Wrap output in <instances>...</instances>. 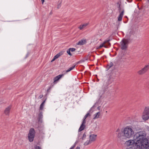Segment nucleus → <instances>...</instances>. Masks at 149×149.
Instances as JSON below:
<instances>
[{"label": "nucleus", "instance_id": "obj_1", "mask_svg": "<svg viewBox=\"0 0 149 149\" xmlns=\"http://www.w3.org/2000/svg\"><path fill=\"white\" fill-rule=\"evenodd\" d=\"M138 129L135 127V129L133 126H127L125 127L123 131L120 130L119 129H118L116 130L118 138L121 139L123 137L130 139L133 137L134 134V131H137Z\"/></svg>", "mask_w": 149, "mask_h": 149}, {"label": "nucleus", "instance_id": "obj_2", "mask_svg": "<svg viewBox=\"0 0 149 149\" xmlns=\"http://www.w3.org/2000/svg\"><path fill=\"white\" fill-rule=\"evenodd\" d=\"M136 148L133 146L128 147L126 149H147L149 148V141L147 138H145L141 141L137 145H136Z\"/></svg>", "mask_w": 149, "mask_h": 149}, {"label": "nucleus", "instance_id": "obj_3", "mask_svg": "<svg viewBox=\"0 0 149 149\" xmlns=\"http://www.w3.org/2000/svg\"><path fill=\"white\" fill-rule=\"evenodd\" d=\"M146 132L144 131L137 132L135 133L134 136V139L136 141V145H137L141 141L146 138Z\"/></svg>", "mask_w": 149, "mask_h": 149}, {"label": "nucleus", "instance_id": "obj_4", "mask_svg": "<svg viewBox=\"0 0 149 149\" xmlns=\"http://www.w3.org/2000/svg\"><path fill=\"white\" fill-rule=\"evenodd\" d=\"M36 132L33 128H31L28 135V140L30 142H32L34 140Z\"/></svg>", "mask_w": 149, "mask_h": 149}, {"label": "nucleus", "instance_id": "obj_5", "mask_svg": "<svg viewBox=\"0 0 149 149\" xmlns=\"http://www.w3.org/2000/svg\"><path fill=\"white\" fill-rule=\"evenodd\" d=\"M142 119L145 120L149 118V107H145L142 116Z\"/></svg>", "mask_w": 149, "mask_h": 149}, {"label": "nucleus", "instance_id": "obj_6", "mask_svg": "<svg viewBox=\"0 0 149 149\" xmlns=\"http://www.w3.org/2000/svg\"><path fill=\"white\" fill-rule=\"evenodd\" d=\"M120 43L121 49L122 50H125L127 47L129 43V40L128 39H123Z\"/></svg>", "mask_w": 149, "mask_h": 149}, {"label": "nucleus", "instance_id": "obj_7", "mask_svg": "<svg viewBox=\"0 0 149 149\" xmlns=\"http://www.w3.org/2000/svg\"><path fill=\"white\" fill-rule=\"evenodd\" d=\"M149 69V63L145 65L144 67L137 72V73L141 75L146 73Z\"/></svg>", "mask_w": 149, "mask_h": 149}, {"label": "nucleus", "instance_id": "obj_8", "mask_svg": "<svg viewBox=\"0 0 149 149\" xmlns=\"http://www.w3.org/2000/svg\"><path fill=\"white\" fill-rule=\"evenodd\" d=\"M110 40H108L105 41L102 43L100 45L98 48L100 49L102 47H104L105 48L108 47L109 46H110L111 45L110 43L109 42Z\"/></svg>", "mask_w": 149, "mask_h": 149}, {"label": "nucleus", "instance_id": "obj_9", "mask_svg": "<svg viewBox=\"0 0 149 149\" xmlns=\"http://www.w3.org/2000/svg\"><path fill=\"white\" fill-rule=\"evenodd\" d=\"M136 141L133 139V140H130L126 141L125 142V144L127 146H130L134 144H135L136 146Z\"/></svg>", "mask_w": 149, "mask_h": 149}, {"label": "nucleus", "instance_id": "obj_10", "mask_svg": "<svg viewBox=\"0 0 149 149\" xmlns=\"http://www.w3.org/2000/svg\"><path fill=\"white\" fill-rule=\"evenodd\" d=\"M64 75L63 74L58 75L55 77L54 78V83L55 84L56 83V82L58 81Z\"/></svg>", "mask_w": 149, "mask_h": 149}, {"label": "nucleus", "instance_id": "obj_11", "mask_svg": "<svg viewBox=\"0 0 149 149\" xmlns=\"http://www.w3.org/2000/svg\"><path fill=\"white\" fill-rule=\"evenodd\" d=\"M11 108V106H10L7 107L5 109L4 113L6 115L8 116L9 114L10 110Z\"/></svg>", "mask_w": 149, "mask_h": 149}, {"label": "nucleus", "instance_id": "obj_12", "mask_svg": "<svg viewBox=\"0 0 149 149\" xmlns=\"http://www.w3.org/2000/svg\"><path fill=\"white\" fill-rule=\"evenodd\" d=\"M97 136L96 135L94 134H91L90 135L89 138L90 141H91V142L95 141L96 139Z\"/></svg>", "mask_w": 149, "mask_h": 149}, {"label": "nucleus", "instance_id": "obj_13", "mask_svg": "<svg viewBox=\"0 0 149 149\" xmlns=\"http://www.w3.org/2000/svg\"><path fill=\"white\" fill-rule=\"evenodd\" d=\"M124 10H123L120 13L119 16L118 17V21H121L124 15Z\"/></svg>", "mask_w": 149, "mask_h": 149}, {"label": "nucleus", "instance_id": "obj_14", "mask_svg": "<svg viewBox=\"0 0 149 149\" xmlns=\"http://www.w3.org/2000/svg\"><path fill=\"white\" fill-rule=\"evenodd\" d=\"M88 24V23H85L83 24L80 25L79 27L80 30H82L84 28H85Z\"/></svg>", "mask_w": 149, "mask_h": 149}, {"label": "nucleus", "instance_id": "obj_15", "mask_svg": "<svg viewBox=\"0 0 149 149\" xmlns=\"http://www.w3.org/2000/svg\"><path fill=\"white\" fill-rule=\"evenodd\" d=\"M86 42V40H82L79 41L77 44L80 45H83L85 44Z\"/></svg>", "mask_w": 149, "mask_h": 149}, {"label": "nucleus", "instance_id": "obj_16", "mask_svg": "<svg viewBox=\"0 0 149 149\" xmlns=\"http://www.w3.org/2000/svg\"><path fill=\"white\" fill-rule=\"evenodd\" d=\"M100 115V112H98L94 114V117L93 118V119H95L97 118H99Z\"/></svg>", "mask_w": 149, "mask_h": 149}, {"label": "nucleus", "instance_id": "obj_17", "mask_svg": "<svg viewBox=\"0 0 149 149\" xmlns=\"http://www.w3.org/2000/svg\"><path fill=\"white\" fill-rule=\"evenodd\" d=\"M45 101L46 100L44 101L40 105V109L41 110H42L43 109L45 105Z\"/></svg>", "mask_w": 149, "mask_h": 149}, {"label": "nucleus", "instance_id": "obj_18", "mask_svg": "<svg viewBox=\"0 0 149 149\" xmlns=\"http://www.w3.org/2000/svg\"><path fill=\"white\" fill-rule=\"evenodd\" d=\"M85 127V125L81 124L79 129V131L80 132L84 130Z\"/></svg>", "mask_w": 149, "mask_h": 149}, {"label": "nucleus", "instance_id": "obj_19", "mask_svg": "<svg viewBox=\"0 0 149 149\" xmlns=\"http://www.w3.org/2000/svg\"><path fill=\"white\" fill-rule=\"evenodd\" d=\"M105 91L103 89H101L99 90V93L100 96H101L104 93Z\"/></svg>", "mask_w": 149, "mask_h": 149}, {"label": "nucleus", "instance_id": "obj_20", "mask_svg": "<svg viewBox=\"0 0 149 149\" xmlns=\"http://www.w3.org/2000/svg\"><path fill=\"white\" fill-rule=\"evenodd\" d=\"M62 52H60L56 55L54 57L56 59L62 54Z\"/></svg>", "mask_w": 149, "mask_h": 149}, {"label": "nucleus", "instance_id": "obj_21", "mask_svg": "<svg viewBox=\"0 0 149 149\" xmlns=\"http://www.w3.org/2000/svg\"><path fill=\"white\" fill-rule=\"evenodd\" d=\"M75 67V65H74L72 66V67L70 68L69 69H68V70H67L66 71V72L67 73V72L70 71L71 70H72L73 68H74Z\"/></svg>", "mask_w": 149, "mask_h": 149}, {"label": "nucleus", "instance_id": "obj_22", "mask_svg": "<svg viewBox=\"0 0 149 149\" xmlns=\"http://www.w3.org/2000/svg\"><path fill=\"white\" fill-rule=\"evenodd\" d=\"M91 142V141H90V140L89 139V140L87 141L84 144L85 146L87 145L90 144Z\"/></svg>", "mask_w": 149, "mask_h": 149}, {"label": "nucleus", "instance_id": "obj_23", "mask_svg": "<svg viewBox=\"0 0 149 149\" xmlns=\"http://www.w3.org/2000/svg\"><path fill=\"white\" fill-rule=\"evenodd\" d=\"M70 50L69 49H68L67 51V52L68 53V54L70 55V56H72V54H71V53L70 52Z\"/></svg>", "mask_w": 149, "mask_h": 149}, {"label": "nucleus", "instance_id": "obj_24", "mask_svg": "<svg viewBox=\"0 0 149 149\" xmlns=\"http://www.w3.org/2000/svg\"><path fill=\"white\" fill-rule=\"evenodd\" d=\"M69 49H70V51H71L72 52L76 50L75 49L73 48H70Z\"/></svg>", "mask_w": 149, "mask_h": 149}, {"label": "nucleus", "instance_id": "obj_25", "mask_svg": "<svg viewBox=\"0 0 149 149\" xmlns=\"http://www.w3.org/2000/svg\"><path fill=\"white\" fill-rule=\"evenodd\" d=\"M90 116V113H88L86 114V115L84 116V118L86 119L88 116Z\"/></svg>", "mask_w": 149, "mask_h": 149}, {"label": "nucleus", "instance_id": "obj_26", "mask_svg": "<svg viewBox=\"0 0 149 149\" xmlns=\"http://www.w3.org/2000/svg\"><path fill=\"white\" fill-rule=\"evenodd\" d=\"M86 119H85L84 118L83 120V121L82 123L81 124L85 125V124L86 123V120H85Z\"/></svg>", "mask_w": 149, "mask_h": 149}, {"label": "nucleus", "instance_id": "obj_27", "mask_svg": "<svg viewBox=\"0 0 149 149\" xmlns=\"http://www.w3.org/2000/svg\"><path fill=\"white\" fill-rule=\"evenodd\" d=\"M86 134H84L83 135V137L82 138V140L86 138Z\"/></svg>", "mask_w": 149, "mask_h": 149}, {"label": "nucleus", "instance_id": "obj_28", "mask_svg": "<svg viewBox=\"0 0 149 149\" xmlns=\"http://www.w3.org/2000/svg\"><path fill=\"white\" fill-rule=\"evenodd\" d=\"M113 63H111L110 64V65H108V66L109 67V68H110L111 67H112L113 65Z\"/></svg>", "mask_w": 149, "mask_h": 149}, {"label": "nucleus", "instance_id": "obj_29", "mask_svg": "<svg viewBox=\"0 0 149 149\" xmlns=\"http://www.w3.org/2000/svg\"><path fill=\"white\" fill-rule=\"evenodd\" d=\"M61 6V3H59L58 4L57 6V8H59Z\"/></svg>", "mask_w": 149, "mask_h": 149}, {"label": "nucleus", "instance_id": "obj_30", "mask_svg": "<svg viewBox=\"0 0 149 149\" xmlns=\"http://www.w3.org/2000/svg\"><path fill=\"white\" fill-rule=\"evenodd\" d=\"M42 97H43V95H40L39 96L38 98H39V99H41Z\"/></svg>", "mask_w": 149, "mask_h": 149}, {"label": "nucleus", "instance_id": "obj_31", "mask_svg": "<svg viewBox=\"0 0 149 149\" xmlns=\"http://www.w3.org/2000/svg\"><path fill=\"white\" fill-rule=\"evenodd\" d=\"M42 115L41 113H40L39 115V118H42Z\"/></svg>", "mask_w": 149, "mask_h": 149}, {"label": "nucleus", "instance_id": "obj_32", "mask_svg": "<svg viewBox=\"0 0 149 149\" xmlns=\"http://www.w3.org/2000/svg\"><path fill=\"white\" fill-rule=\"evenodd\" d=\"M56 59L54 57V58H53V59L51 61V62H52L53 61H54L55 59Z\"/></svg>", "mask_w": 149, "mask_h": 149}, {"label": "nucleus", "instance_id": "obj_33", "mask_svg": "<svg viewBox=\"0 0 149 149\" xmlns=\"http://www.w3.org/2000/svg\"><path fill=\"white\" fill-rule=\"evenodd\" d=\"M74 147V146H72L70 149H73Z\"/></svg>", "mask_w": 149, "mask_h": 149}, {"label": "nucleus", "instance_id": "obj_34", "mask_svg": "<svg viewBox=\"0 0 149 149\" xmlns=\"http://www.w3.org/2000/svg\"><path fill=\"white\" fill-rule=\"evenodd\" d=\"M41 1H42V3L43 4L45 0H41Z\"/></svg>", "mask_w": 149, "mask_h": 149}, {"label": "nucleus", "instance_id": "obj_35", "mask_svg": "<svg viewBox=\"0 0 149 149\" xmlns=\"http://www.w3.org/2000/svg\"><path fill=\"white\" fill-rule=\"evenodd\" d=\"M76 149H80V148L79 147L77 146L76 148Z\"/></svg>", "mask_w": 149, "mask_h": 149}, {"label": "nucleus", "instance_id": "obj_36", "mask_svg": "<svg viewBox=\"0 0 149 149\" xmlns=\"http://www.w3.org/2000/svg\"><path fill=\"white\" fill-rule=\"evenodd\" d=\"M127 0V1L129 2H131L132 1V0Z\"/></svg>", "mask_w": 149, "mask_h": 149}, {"label": "nucleus", "instance_id": "obj_37", "mask_svg": "<svg viewBox=\"0 0 149 149\" xmlns=\"http://www.w3.org/2000/svg\"><path fill=\"white\" fill-rule=\"evenodd\" d=\"M130 32L131 33H133V31H132V30H131L130 31Z\"/></svg>", "mask_w": 149, "mask_h": 149}, {"label": "nucleus", "instance_id": "obj_38", "mask_svg": "<svg viewBox=\"0 0 149 149\" xmlns=\"http://www.w3.org/2000/svg\"><path fill=\"white\" fill-rule=\"evenodd\" d=\"M125 18H127V16H125Z\"/></svg>", "mask_w": 149, "mask_h": 149}, {"label": "nucleus", "instance_id": "obj_39", "mask_svg": "<svg viewBox=\"0 0 149 149\" xmlns=\"http://www.w3.org/2000/svg\"><path fill=\"white\" fill-rule=\"evenodd\" d=\"M148 1H149V0H148Z\"/></svg>", "mask_w": 149, "mask_h": 149}]
</instances>
